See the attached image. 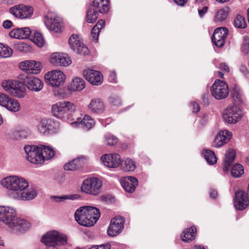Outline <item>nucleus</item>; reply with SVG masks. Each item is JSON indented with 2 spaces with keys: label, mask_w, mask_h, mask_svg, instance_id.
I'll return each instance as SVG.
<instances>
[{
  "label": "nucleus",
  "mask_w": 249,
  "mask_h": 249,
  "mask_svg": "<svg viewBox=\"0 0 249 249\" xmlns=\"http://www.w3.org/2000/svg\"><path fill=\"white\" fill-rule=\"evenodd\" d=\"M0 184L8 190L9 196L15 200L29 201L37 196L36 189L29 188V182L24 178L16 175H11L1 179Z\"/></svg>",
  "instance_id": "1"
},
{
  "label": "nucleus",
  "mask_w": 249,
  "mask_h": 249,
  "mask_svg": "<svg viewBox=\"0 0 249 249\" xmlns=\"http://www.w3.org/2000/svg\"><path fill=\"white\" fill-rule=\"evenodd\" d=\"M0 221L15 234L23 233L31 227L30 222L18 216L16 209L12 206H0Z\"/></svg>",
  "instance_id": "2"
},
{
  "label": "nucleus",
  "mask_w": 249,
  "mask_h": 249,
  "mask_svg": "<svg viewBox=\"0 0 249 249\" xmlns=\"http://www.w3.org/2000/svg\"><path fill=\"white\" fill-rule=\"evenodd\" d=\"M100 215L99 210L95 207L85 206L80 207L75 211L74 218L79 224L91 227L97 222Z\"/></svg>",
  "instance_id": "3"
},
{
  "label": "nucleus",
  "mask_w": 249,
  "mask_h": 249,
  "mask_svg": "<svg viewBox=\"0 0 249 249\" xmlns=\"http://www.w3.org/2000/svg\"><path fill=\"white\" fill-rule=\"evenodd\" d=\"M25 157L31 163L42 165L45 161L43 153L46 152L47 145L44 144L27 145L24 146Z\"/></svg>",
  "instance_id": "4"
},
{
  "label": "nucleus",
  "mask_w": 249,
  "mask_h": 249,
  "mask_svg": "<svg viewBox=\"0 0 249 249\" xmlns=\"http://www.w3.org/2000/svg\"><path fill=\"white\" fill-rule=\"evenodd\" d=\"M102 186L103 182L100 178L92 177L83 180L80 189L86 195L97 196L102 192Z\"/></svg>",
  "instance_id": "5"
},
{
  "label": "nucleus",
  "mask_w": 249,
  "mask_h": 249,
  "mask_svg": "<svg viewBox=\"0 0 249 249\" xmlns=\"http://www.w3.org/2000/svg\"><path fill=\"white\" fill-rule=\"evenodd\" d=\"M75 104L70 101H61L54 104L52 107L53 114L56 117L66 120L69 115L76 110Z\"/></svg>",
  "instance_id": "6"
},
{
  "label": "nucleus",
  "mask_w": 249,
  "mask_h": 249,
  "mask_svg": "<svg viewBox=\"0 0 249 249\" xmlns=\"http://www.w3.org/2000/svg\"><path fill=\"white\" fill-rule=\"evenodd\" d=\"M1 86L4 90L12 96L22 98L26 94L25 87L19 81L4 80L2 82Z\"/></svg>",
  "instance_id": "7"
},
{
  "label": "nucleus",
  "mask_w": 249,
  "mask_h": 249,
  "mask_svg": "<svg viewBox=\"0 0 249 249\" xmlns=\"http://www.w3.org/2000/svg\"><path fill=\"white\" fill-rule=\"evenodd\" d=\"M68 236L57 231H48V249H59L58 246H64L68 243Z\"/></svg>",
  "instance_id": "8"
},
{
  "label": "nucleus",
  "mask_w": 249,
  "mask_h": 249,
  "mask_svg": "<svg viewBox=\"0 0 249 249\" xmlns=\"http://www.w3.org/2000/svg\"><path fill=\"white\" fill-rule=\"evenodd\" d=\"M212 96L216 100H222L227 98L229 89L228 84L224 81L216 80L211 88Z\"/></svg>",
  "instance_id": "9"
},
{
  "label": "nucleus",
  "mask_w": 249,
  "mask_h": 249,
  "mask_svg": "<svg viewBox=\"0 0 249 249\" xmlns=\"http://www.w3.org/2000/svg\"><path fill=\"white\" fill-rule=\"evenodd\" d=\"M69 44L71 49L78 54L87 55L89 53V49L78 35L72 34L71 35L69 39Z\"/></svg>",
  "instance_id": "10"
},
{
  "label": "nucleus",
  "mask_w": 249,
  "mask_h": 249,
  "mask_svg": "<svg viewBox=\"0 0 249 249\" xmlns=\"http://www.w3.org/2000/svg\"><path fill=\"white\" fill-rule=\"evenodd\" d=\"M242 116V111L236 106L228 107L223 113V120L229 124L237 123Z\"/></svg>",
  "instance_id": "11"
},
{
  "label": "nucleus",
  "mask_w": 249,
  "mask_h": 249,
  "mask_svg": "<svg viewBox=\"0 0 249 249\" xmlns=\"http://www.w3.org/2000/svg\"><path fill=\"white\" fill-rule=\"evenodd\" d=\"M9 11L16 18L26 19L31 18L34 13V9L30 5L18 4L11 7Z\"/></svg>",
  "instance_id": "12"
},
{
  "label": "nucleus",
  "mask_w": 249,
  "mask_h": 249,
  "mask_svg": "<svg viewBox=\"0 0 249 249\" xmlns=\"http://www.w3.org/2000/svg\"><path fill=\"white\" fill-rule=\"evenodd\" d=\"M124 220L121 216L112 218L107 228V232L108 236L114 237L119 234L123 231L124 227Z\"/></svg>",
  "instance_id": "13"
},
{
  "label": "nucleus",
  "mask_w": 249,
  "mask_h": 249,
  "mask_svg": "<svg viewBox=\"0 0 249 249\" xmlns=\"http://www.w3.org/2000/svg\"><path fill=\"white\" fill-rule=\"evenodd\" d=\"M83 74L85 79L92 85L99 86L103 82V75L100 71L88 68L83 71Z\"/></svg>",
  "instance_id": "14"
},
{
  "label": "nucleus",
  "mask_w": 249,
  "mask_h": 249,
  "mask_svg": "<svg viewBox=\"0 0 249 249\" xmlns=\"http://www.w3.org/2000/svg\"><path fill=\"white\" fill-rule=\"evenodd\" d=\"M50 62L57 66L68 67L71 64V60L67 53L55 52L50 54Z\"/></svg>",
  "instance_id": "15"
},
{
  "label": "nucleus",
  "mask_w": 249,
  "mask_h": 249,
  "mask_svg": "<svg viewBox=\"0 0 249 249\" xmlns=\"http://www.w3.org/2000/svg\"><path fill=\"white\" fill-rule=\"evenodd\" d=\"M64 73L60 70H53L48 72V84L53 87H58L65 80Z\"/></svg>",
  "instance_id": "16"
},
{
  "label": "nucleus",
  "mask_w": 249,
  "mask_h": 249,
  "mask_svg": "<svg viewBox=\"0 0 249 249\" xmlns=\"http://www.w3.org/2000/svg\"><path fill=\"white\" fill-rule=\"evenodd\" d=\"M228 33V30L225 27H219L216 29L212 37V40L213 44L218 47H222L225 44Z\"/></svg>",
  "instance_id": "17"
},
{
  "label": "nucleus",
  "mask_w": 249,
  "mask_h": 249,
  "mask_svg": "<svg viewBox=\"0 0 249 249\" xmlns=\"http://www.w3.org/2000/svg\"><path fill=\"white\" fill-rule=\"evenodd\" d=\"M100 160L104 165L108 168H116L121 163L120 156L117 154H105L101 157Z\"/></svg>",
  "instance_id": "18"
},
{
  "label": "nucleus",
  "mask_w": 249,
  "mask_h": 249,
  "mask_svg": "<svg viewBox=\"0 0 249 249\" xmlns=\"http://www.w3.org/2000/svg\"><path fill=\"white\" fill-rule=\"evenodd\" d=\"M95 124V121L90 116L86 115L83 119L78 118L76 121L71 123V125L73 127H81L88 130L93 127Z\"/></svg>",
  "instance_id": "19"
},
{
  "label": "nucleus",
  "mask_w": 249,
  "mask_h": 249,
  "mask_svg": "<svg viewBox=\"0 0 249 249\" xmlns=\"http://www.w3.org/2000/svg\"><path fill=\"white\" fill-rule=\"evenodd\" d=\"M249 204V199L245 193L238 191L235 194L234 205L236 209L239 210L245 209Z\"/></svg>",
  "instance_id": "20"
},
{
  "label": "nucleus",
  "mask_w": 249,
  "mask_h": 249,
  "mask_svg": "<svg viewBox=\"0 0 249 249\" xmlns=\"http://www.w3.org/2000/svg\"><path fill=\"white\" fill-rule=\"evenodd\" d=\"M231 137V133L227 130L220 131L215 137L213 146L217 148L222 146L230 141Z\"/></svg>",
  "instance_id": "21"
},
{
  "label": "nucleus",
  "mask_w": 249,
  "mask_h": 249,
  "mask_svg": "<svg viewBox=\"0 0 249 249\" xmlns=\"http://www.w3.org/2000/svg\"><path fill=\"white\" fill-rule=\"evenodd\" d=\"M48 22H50L49 29L54 33H61L64 26L62 19L56 16H48Z\"/></svg>",
  "instance_id": "22"
},
{
  "label": "nucleus",
  "mask_w": 249,
  "mask_h": 249,
  "mask_svg": "<svg viewBox=\"0 0 249 249\" xmlns=\"http://www.w3.org/2000/svg\"><path fill=\"white\" fill-rule=\"evenodd\" d=\"M105 108L104 102L99 98L92 99L87 106L89 111L98 114L103 113Z\"/></svg>",
  "instance_id": "23"
},
{
  "label": "nucleus",
  "mask_w": 249,
  "mask_h": 249,
  "mask_svg": "<svg viewBox=\"0 0 249 249\" xmlns=\"http://www.w3.org/2000/svg\"><path fill=\"white\" fill-rule=\"evenodd\" d=\"M31 34V31L28 27L15 28L9 32L10 37L18 39L28 38Z\"/></svg>",
  "instance_id": "24"
},
{
  "label": "nucleus",
  "mask_w": 249,
  "mask_h": 249,
  "mask_svg": "<svg viewBox=\"0 0 249 249\" xmlns=\"http://www.w3.org/2000/svg\"><path fill=\"white\" fill-rule=\"evenodd\" d=\"M230 13V9L228 7L215 9L213 20L216 23H222L227 19Z\"/></svg>",
  "instance_id": "25"
},
{
  "label": "nucleus",
  "mask_w": 249,
  "mask_h": 249,
  "mask_svg": "<svg viewBox=\"0 0 249 249\" xmlns=\"http://www.w3.org/2000/svg\"><path fill=\"white\" fill-rule=\"evenodd\" d=\"M121 183L124 189L129 192H133L136 187L138 184V181L136 178L132 177H127L123 178L121 181Z\"/></svg>",
  "instance_id": "26"
},
{
  "label": "nucleus",
  "mask_w": 249,
  "mask_h": 249,
  "mask_svg": "<svg viewBox=\"0 0 249 249\" xmlns=\"http://www.w3.org/2000/svg\"><path fill=\"white\" fill-rule=\"evenodd\" d=\"M26 86L30 90L38 91L42 89L43 84L39 79L34 76H30L27 77Z\"/></svg>",
  "instance_id": "27"
},
{
  "label": "nucleus",
  "mask_w": 249,
  "mask_h": 249,
  "mask_svg": "<svg viewBox=\"0 0 249 249\" xmlns=\"http://www.w3.org/2000/svg\"><path fill=\"white\" fill-rule=\"evenodd\" d=\"M85 86L84 80L81 77H76L71 80L68 89L70 91H80L85 89Z\"/></svg>",
  "instance_id": "28"
},
{
  "label": "nucleus",
  "mask_w": 249,
  "mask_h": 249,
  "mask_svg": "<svg viewBox=\"0 0 249 249\" xmlns=\"http://www.w3.org/2000/svg\"><path fill=\"white\" fill-rule=\"evenodd\" d=\"M235 151L232 149H230L226 152L225 155V159L223 162V170L226 172L229 170L231 162L235 159Z\"/></svg>",
  "instance_id": "29"
},
{
  "label": "nucleus",
  "mask_w": 249,
  "mask_h": 249,
  "mask_svg": "<svg viewBox=\"0 0 249 249\" xmlns=\"http://www.w3.org/2000/svg\"><path fill=\"white\" fill-rule=\"evenodd\" d=\"M92 6L101 13H106L109 10V0H94Z\"/></svg>",
  "instance_id": "30"
},
{
  "label": "nucleus",
  "mask_w": 249,
  "mask_h": 249,
  "mask_svg": "<svg viewBox=\"0 0 249 249\" xmlns=\"http://www.w3.org/2000/svg\"><path fill=\"white\" fill-rule=\"evenodd\" d=\"M196 229L195 227H191L185 230L182 234L181 239L183 242H189L194 239L196 235Z\"/></svg>",
  "instance_id": "31"
},
{
  "label": "nucleus",
  "mask_w": 249,
  "mask_h": 249,
  "mask_svg": "<svg viewBox=\"0 0 249 249\" xmlns=\"http://www.w3.org/2000/svg\"><path fill=\"white\" fill-rule=\"evenodd\" d=\"M4 108L12 112H17L20 110V105L16 99L10 97Z\"/></svg>",
  "instance_id": "32"
},
{
  "label": "nucleus",
  "mask_w": 249,
  "mask_h": 249,
  "mask_svg": "<svg viewBox=\"0 0 249 249\" xmlns=\"http://www.w3.org/2000/svg\"><path fill=\"white\" fill-rule=\"evenodd\" d=\"M202 154L208 164L213 165L216 162L217 158L213 151L209 149H204Z\"/></svg>",
  "instance_id": "33"
},
{
  "label": "nucleus",
  "mask_w": 249,
  "mask_h": 249,
  "mask_svg": "<svg viewBox=\"0 0 249 249\" xmlns=\"http://www.w3.org/2000/svg\"><path fill=\"white\" fill-rule=\"evenodd\" d=\"M14 49L19 53H28L32 51V48L28 44L24 42H18L13 45Z\"/></svg>",
  "instance_id": "34"
},
{
  "label": "nucleus",
  "mask_w": 249,
  "mask_h": 249,
  "mask_svg": "<svg viewBox=\"0 0 249 249\" xmlns=\"http://www.w3.org/2000/svg\"><path fill=\"white\" fill-rule=\"evenodd\" d=\"M13 53V49L8 45L0 43V58H9Z\"/></svg>",
  "instance_id": "35"
},
{
  "label": "nucleus",
  "mask_w": 249,
  "mask_h": 249,
  "mask_svg": "<svg viewBox=\"0 0 249 249\" xmlns=\"http://www.w3.org/2000/svg\"><path fill=\"white\" fill-rule=\"evenodd\" d=\"M80 196L78 194H73L69 195H64L62 196H51L50 198L56 202H63L64 200L67 199L69 200H77L80 198Z\"/></svg>",
  "instance_id": "36"
},
{
  "label": "nucleus",
  "mask_w": 249,
  "mask_h": 249,
  "mask_svg": "<svg viewBox=\"0 0 249 249\" xmlns=\"http://www.w3.org/2000/svg\"><path fill=\"white\" fill-rule=\"evenodd\" d=\"M105 25V21L103 20H99L97 24L92 28L91 31V36L95 40L98 39L99 34L101 30Z\"/></svg>",
  "instance_id": "37"
},
{
  "label": "nucleus",
  "mask_w": 249,
  "mask_h": 249,
  "mask_svg": "<svg viewBox=\"0 0 249 249\" xmlns=\"http://www.w3.org/2000/svg\"><path fill=\"white\" fill-rule=\"evenodd\" d=\"M82 163L81 158H79L66 163L64 165V169L67 171H73L80 166Z\"/></svg>",
  "instance_id": "38"
},
{
  "label": "nucleus",
  "mask_w": 249,
  "mask_h": 249,
  "mask_svg": "<svg viewBox=\"0 0 249 249\" xmlns=\"http://www.w3.org/2000/svg\"><path fill=\"white\" fill-rule=\"evenodd\" d=\"M231 175L234 178H239L244 173L243 166L239 163H235L231 168Z\"/></svg>",
  "instance_id": "39"
},
{
  "label": "nucleus",
  "mask_w": 249,
  "mask_h": 249,
  "mask_svg": "<svg viewBox=\"0 0 249 249\" xmlns=\"http://www.w3.org/2000/svg\"><path fill=\"white\" fill-rule=\"evenodd\" d=\"M98 18V13L95 9H89L87 12L86 21L89 23H93Z\"/></svg>",
  "instance_id": "40"
},
{
  "label": "nucleus",
  "mask_w": 249,
  "mask_h": 249,
  "mask_svg": "<svg viewBox=\"0 0 249 249\" xmlns=\"http://www.w3.org/2000/svg\"><path fill=\"white\" fill-rule=\"evenodd\" d=\"M33 60H26L19 63L18 68L23 71L29 73L30 70L31 69V66H32Z\"/></svg>",
  "instance_id": "41"
},
{
  "label": "nucleus",
  "mask_w": 249,
  "mask_h": 249,
  "mask_svg": "<svg viewBox=\"0 0 249 249\" xmlns=\"http://www.w3.org/2000/svg\"><path fill=\"white\" fill-rule=\"evenodd\" d=\"M32 39L33 42L40 47H42L45 43V40L42 34L40 32H35L33 37Z\"/></svg>",
  "instance_id": "42"
},
{
  "label": "nucleus",
  "mask_w": 249,
  "mask_h": 249,
  "mask_svg": "<svg viewBox=\"0 0 249 249\" xmlns=\"http://www.w3.org/2000/svg\"><path fill=\"white\" fill-rule=\"evenodd\" d=\"M135 162L131 159H127L124 161L123 169L127 172L133 171L136 169Z\"/></svg>",
  "instance_id": "43"
},
{
  "label": "nucleus",
  "mask_w": 249,
  "mask_h": 249,
  "mask_svg": "<svg viewBox=\"0 0 249 249\" xmlns=\"http://www.w3.org/2000/svg\"><path fill=\"white\" fill-rule=\"evenodd\" d=\"M36 127L40 133L45 134L47 132V119L45 118L38 120Z\"/></svg>",
  "instance_id": "44"
},
{
  "label": "nucleus",
  "mask_w": 249,
  "mask_h": 249,
  "mask_svg": "<svg viewBox=\"0 0 249 249\" xmlns=\"http://www.w3.org/2000/svg\"><path fill=\"white\" fill-rule=\"evenodd\" d=\"M31 69L30 70L29 74H37L39 73L42 68V64L40 62L33 60V63Z\"/></svg>",
  "instance_id": "45"
},
{
  "label": "nucleus",
  "mask_w": 249,
  "mask_h": 249,
  "mask_svg": "<svg viewBox=\"0 0 249 249\" xmlns=\"http://www.w3.org/2000/svg\"><path fill=\"white\" fill-rule=\"evenodd\" d=\"M59 128L58 122H54L52 120H48V133H55Z\"/></svg>",
  "instance_id": "46"
},
{
  "label": "nucleus",
  "mask_w": 249,
  "mask_h": 249,
  "mask_svg": "<svg viewBox=\"0 0 249 249\" xmlns=\"http://www.w3.org/2000/svg\"><path fill=\"white\" fill-rule=\"evenodd\" d=\"M231 95L233 100L237 104L242 103L243 100L242 93L239 90L234 89L231 93Z\"/></svg>",
  "instance_id": "47"
},
{
  "label": "nucleus",
  "mask_w": 249,
  "mask_h": 249,
  "mask_svg": "<svg viewBox=\"0 0 249 249\" xmlns=\"http://www.w3.org/2000/svg\"><path fill=\"white\" fill-rule=\"evenodd\" d=\"M234 25L237 28H244L246 26L245 18L240 15H238L234 21Z\"/></svg>",
  "instance_id": "48"
},
{
  "label": "nucleus",
  "mask_w": 249,
  "mask_h": 249,
  "mask_svg": "<svg viewBox=\"0 0 249 249\" xmlns=\"http://www.w3.org/2000/svg\"><path fill=\"white\" fill-rule=\"evenodd\" d=\"M105 142L108 145H114L118 142V139L113 135L108 133L105 136Z\"/></svg>",
  "instance_id": "49"
},
{
  "label": "nucleus",
  "mask_w": 249,
  "mask_h": 249,
  "mask_svg": "<svg viewBox=\"0 0 249 249\" xmlns=\"http://www.w3.org/2000/svg\"><path fill=\"white\" fill-rule=\"evenodd\" d=\"M55 95L60 99L66 98L68 97L69 94L66 88H60L55 92Z\"/></svg>",
  "instance_id": "50"
},
{
  "label": "nucleus",
  "mask_w": 249,
  "mask_h": 249,
  "mask_svg": "<svg viewBox=\"0 0 249 249\" xmlns=\"http://www.w3.org/2000/svg\"><path fill=\"white\" fill-rule=\"evenodd\" d=\"M10 97L6 94L0 92V106L4 107Z\"/></svg>",
  "instance_id": "51"
},
{
  "label": "nucleus",
  "mask_w": 249,
  "mask_h": 249,
  "mask_svg": "<svg viewBox=\"0 0 249 249\" xmlns=\"http://www.w3.org/2000/svg\"><path fill=\"white\" fill-rule=\"evenodd\" d=\"M241 50L242 52L245 54L249 53V40L248 39L245 38Z\"/></svg>",
  "instance_id": "52"
},
{
  "label": "nucleus",
  "mask_w": 249,
  "mask_h": 249,
  "mask_svg": "<svg viewBox=\"0 0 249 249\" xmlns=\"http://www.w3.org/2000/svg\"><path fill=\"white\" fill-rule=\"evenodd\" d=\"M55 152L53 149L48 146V160L52 159L55 155Z\"/></svg>",
  "instance_id": "53"
},
{
  "label": "nucleus",
  "mask_w": 249,
  "mask_h": 249,
  "mask_svg": "<svg viewBox=\"0 0 249 249\" xmlns=\"http://www.w3.org/2000/svg\"><path fill=\"white\" fill-rule=\"evenodd\" d=\"M108 80L110 82L114 83L116 82V74L114 71L110 72L108 75Z\"/></svg>",
  "instance_id": "54"
},
{
  "label": "nucleus",
  "mask_w": 249,
  "mask_h": 249,
  "mask_svg": "<svg viewBox=\"0 0 249 249\" xmlns=\"http://www.w3.org/2000/svg\"><path fill=\"white\" fill-rule=\"evenodd\" d=\"M219 68L221 70H222L226 72H229L230 71L229 67L226 63H225L224 62L221 63L220 64Z\"/></svg>",
  "instance_id": "55"
},
{
  "label": "nucleus",
  "mask_w": 249,
  "mask_h": 249,
  "mask_svg": "<svg viewBox=\"0 0 249 249\" xmlns=\"http://www.w3.org/2000/svg\"><path fill=\"white\" fill-rule=\"evenodd\" d=\"M110 102L114 106H120L121 104V100L119 98H110Z\"/></svg>",
  "instance_id": "56"
},
{
  "label": "nucleus",
  "mask_w": 249,
  "mask_h": 249,
  "mask_svg": "<svg viewBox=\"0 0 249 249\" xmlns=\"http://www.w3.org/2000/svg\"><path fill=\"white\" fill-rule=\"evenodd\" d=\"M2 25L5 29H9L12 26L13 23L10 20H6L3 22Z\"/></svg>",
  "instance_id": "57"
},
{
  "label": "nucleus",
  "mask_w": 249,
  "mask_h": 249,
  "mask_svg": "<svg viewBox=\"0 0 249 249\" xmlns=\"http://www.w3.org/2000/svg\"><path fill=\"white\" fill-rule=\"evenodd\" d=\"M207 6H204L201 9H198V14L200 17H202L205 13L207 12L208 10Z\"/></svg>",
  "instance_id": "58"
},
{
  "label": "nucleus",
  "mask_w": 249,
  "mask_h": 249,
  "mask_svg": "<svg viewBox=\"0 0 249 249\" xmlns=\"http://www.w3.org/2000/svg\"><path fill=\"white\" fill-rule=\"evenodd\" d=\"M191 105L193 107V112H197L199 111L200 107L198 105L196 102H192Z\"/></svg>",
  "instance_id": "59"
},
{
  "label": "nucleus",
  "mask_w": 249,
  "mask_h": 249,
  "mask_svg": "<svg viewBox=\"0 0 249 249\" xmlns=\"http://www.w3.org/2000/svg\"><path fill=\"white\" fill-rule=\"evenodd\" d=\"M98 249H111V245L110 244H105L100 245H97Z\"/></svg>",
  "instance_id": "60"
},
{
  "label": "nucleus",
  "mask_w": 249,
  "mask_h": 249,
  "mask_svg": "<svg viewBox=\"0 0 249 249\" xmlns=\"http://www.w3.org/2000/svg\"><path fill=\"white\" fill-rule=\"evenodd\" d=\"M175 2L179 6H183L188 1V0H174Z\"/></svg>",
  "instance_id": "61"
},
{
  "label": "nucleus",
  "mask_w": 249,
  "mask_h": 249,
  "mask_svg": "<svg viewBox=\"0 0 249 249\" xmlns=\"http://www.w3.org/2000/svg\"><path fill=\"white\" fill-rule=\"evenodd\" d=\"M210 195L212 198H214L217 195V192L216 191L212 189L210 192Z\"/></svg>",
  "instance_id": "62"
},
{
  "label": "nucleus",
  "mask_w": 249,
  "mask_h": 249,
  "mask_svg": "<svg viewBox=\"0 0 249 249\" xmlns=\"http://www.w3.org/2000/svg\"><path fill=\"white\" fill-rule=\"evenodd\" d=\"M41 242L45 246H47V233L43 234L41 238Z\"/></svg>",
  "instance_id": "63"
},
{
  "label": "nucleus",
  "mask_w": 249,
  "mask_h": 249,
  "mask_svg": "<svg viewBox=\"0 0 249 249\" xmlns=\"http://www.w3.org/2000/svg\"><path fill=\"white\" fill-rule=\"evenodd\" d=\"M193 249H205L203 247L201 246H196L194 247Z\"/></svg>",
  "instance_id": "64"
}]
</instances>
